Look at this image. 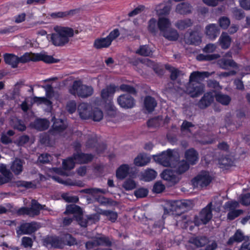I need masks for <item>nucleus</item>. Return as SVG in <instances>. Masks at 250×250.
<instances>
[{"label":"nucleus","mask_w":250,"mask_h":250,"mask_svg":"<svg viewBox=\"0 0 250 250\" xmlns=\"http://www.w3.org/2000/svg\"><path fill=\"white\" fill-rule=\"evenodd\" d=\"M55 32L51 34V39L52 43L55 46H63L67 43L69 38L72 37L74 33L78 31L67 26H56L54 28Z\"/></svg>","instance_id":"nucleus-1"},{"label":"nucleus","mask_w":250,"mask_h":250,"mask_svg":"<svg viewBox=\"0 0 250 250\" xmlns=\"http://www.w3.org/2000/svg\"><path fill=\"white\" fill-rule=\"evenodd\" d=\"M81 147L79 143H75L74 147L76 152L74 153L72 157L68 158L62 162L63 168L65 169L73 168L75 163H86L90 162L93 156L91 154H84L79 151Z\"/></svg>","instance_id":"nucleus-2"},{"label":"nucleus","mask_w":250,"mask_h":250,"mask_svg":"<svg viewBox=\"0 0 250 250\" xmlns=\"http://www.w3.org/2000/svg\"><path fill=\"white\" fill-rule=\"evenodd\" d=\"M203 80V73L202 72L195 71L190 74L187 91L191 97H197L202 94L203 87L201 82Z\"/></svg>","instance_id":"nucleus-3"},{"label":"nucleus","mask_w":250,"mask_h":250,"mask_svg":"<svg viewBox=\"0 0 250 250\" xmlns=\"http://www.w3.org/2000/svg\"><path fill=\"white\" fill-rule=\"evenodd\" d=\"M20 62L25 63L29 61H42L46 63L56 62L57 60L52 56L48 55L45 52L40 53H26L19 58Z\"/></svg>","instance_id":"nucleus-4"},{"label":"nucleus","mask_w":250,"mask_h":250,"mask_svg":"<svg viewBox=\"0 0 250 250\" xmlns=\"http://www.w3.org/2000/svg\"><path fill=\"white\" fill-rule=\"evenodd\" d=\"M176 152L171 150H167L157 156L155 160L164 167H172L174 166Z\"/></svg>","instance_id":"nucleus-5"},{"label":"nucleus","mask_w":250,"mask_h":250,"mask_svg":"<svg viewBox=\"0 0 250 250\" xmlns=\"http://www.w3.org/2000/svg\"><path fill=\"white\" fill-rule=\"evenodd\" d=\"M119 35L120 32L119 30L115 29L106 37L96 40L94 42V46L98 49L107 47L111 44L112 42Z\"/></svg>","instance_id":"nucleus-6"},{"label":"nucleus","mask_w":250,"mask_h":250,"mask_svg":"<svg viewBox=\"0 0 250 250\" xmlns=\"http://www.w3.org/2000/svg\"><path fill=\"white\" fill-rule=\"evenodd\" d=\"M93 239L92 241L86 243L85 247L87 249H91L99 246H110L112 244V242L108 237L100 234L93 237Z\"/></svg>","instance_id":"nucleus-7"},{"label":"nucleus","mask_w":250,"mask_h":250,"mask_svg":"<svg viewBox=\"0 0 250 250\" xmlns=\"http://www.w3.org/2000/svg\"><path fill=\"white\" fill-rule=\"evenodd\" d=\"M40 227L36 222L26 223L21 225L17 232L19 235L30 234L36 231Z\"/></svg>","instance_id":"nucleus-8"},{"label":"nucleus","mask_w":250,"mask_h":250,"mask_svg":"<svg viewBox=\"0 0 250 250\" xmlns=\"http://www.w3.org/2000/svg\"><path fill=\"white\" fill-rule=\"evenodd\" d=\"M92 106L85 103L80 104L78 107V112L80 117L83 120H87L91 117Z\"/></svg>","instance_id":"nucleus-9"},{"label":"nucleus","mask_w":250,"mask_h":250,"mask_svg":"<svg viewBox=\"0 0 250 250\" xmlns=\"http://www.w3.org/2000/svg\"><path fill=\"white\" fill-rule=\"evenodd\" d=\"M161 175L162 178L167 181L170 186L177 183L180 180L173 171L168 169L164 170Z\"/></svg>","instance_id":"nucleus-10"},{"label":"nucleus","mask_w":250,"mask_h":250,"mask_svg":"<svg viewBox=\"0 0 250 250\" xmlns=\"http://www.w3.org/2000/svg\"><path fill=\"white\" fill-rule=\"evenodd\" d=\"M117 101L119 104L123 108H131L134 104L133 99L129 94L121 95L118 98Z\"/></svg>","instance_id":"nucleus-11"},{"label":"nucleus","mask_w":250,"mask_h":250,"mask_svg":"<svg viewBox=\"0 0 250 250\" xmlns=\"http://www.w3.org/2000/svg\"><path fill=\"white\" fill-rule=\"evenodd\" d=\"M0 172L2 174L0 176V185L10 182L13 178V174L6 168L5 165H0Z\"/></svg>","instance_id":"nucleus-12"},{"label":"nucleus","mask_w":250,"mask_h":250,"mask_svg":"<svg viewBox=\"0 0 250 250\" xmlns=\"http://www.w3.org/2000/svg\"><path fill=\"white\" fill-rule=\"evenodd\" d=\"M76 218L79 225L83 227H86L88 224L95 223L99 220V218L96 215L84 217L82 213L78 216H76Z\"/></svg>","instance_id":"nucleus-13"},{"label":"nucleus","mask_w":250,"mask_h":250,"mask_svg":"<svg viewBox=\"0 0 250 250\" xmlns=\"http://www.w3.org/2000/svg\"><path fill=\"white\" fill-rule=\"evenodd\" d=\"M24 162L19 158H16L10 164V170L16 175H20L23 170Z\"/></svg>","instance_id":"nucleus-14"},{"label":"nucleus","mask_w":250,"mask_h":250,"mask_svg":"<svg viewBox=\"0 0 250 250\" xmlns=\"http://www.w3.org/2000/svg\"><path fill=\"white\" fill-rule=\"evenodd\" d=\"M157 24L161 35L171 27V21L169 19L166 17L159 18Z\"/></svg>","instance_id":"nucleus-15"},{"label":"nucleus","mask_w":250,"mask_h":250,"mask_svg":"<svg viewBox=\"0 0 250 250\" xmlns=\"http://www.w3.org/2000/svg\"><path fill=\"white\" fill-rule=\"evenodd\" d=\"M192 6L187 2H182L177 5L175 11L181 15H187L191 13Z\"/></svg>","instance_id":"nucleus-16"},{"label":"nucleus","mask_w":250,"mask_h":250,"mask_svg":"<svg viewBox=\"0 0 250 250\" xmlns=\"http://www.w3.org/2000/svg\"><path fill=\"white\" fill-rule=\"evenodd\" d=\"M4 61L6 64L13 68H16L20 63L19 57L12 54H5L4 55Z\"/></svg>","instance_id":"nucleus-17"},{"label":"nucleus","mask_w":250,"mask_h":250,"mask_svg":"<svg viewBox=\"0 0 250 250\" xmlns=\"http://www.w3.org/2000/svg\"><path fill=\"white\" fill-rule=\"evenodd\" d=\"M165 39L170 41H175L179 38V34L177 31L170 27L165 32L161 34Z\"/></svg>","instance_id":"nucleus-18"},{"label":"nucleus","mask_w":250,"mask_h":250,"mask_svg":"<svg viewBox=\"0 0 250 250\" xmlns=\"http://www.w3.org/2000/svg\"><path fill=\"white\" fill-rule=\"evenodd\" d=\"M214 96H215L217 101L224 105L228 104L230 101V98L229 96L221 94H214L212 93L208 100L209 104L213 101V97Z\"/></svg>","instance_id":"nucleus-19"},{"label":"nucleus","mask_w":250,"mask_h":250,"mask_svg":"<svg viewBox=\"0 0 250 250\" xmlns=\"http://www.w3.org/2000/svg\"><path fill=\"white\" fill-rule=\"evenodd\" d=\"M31 125L39 130H43L49 127V122L46 119H37Z\"/></svg>","instance_id":"nucleus-20"},{"label":"nucleus","mask_w":250,"mask_h":250,"mask_svg":"<svg viewBox=\"0 0 250 250\" xmlns=\"http://www.w3.org/2000/svg\"><path fill=\"white\" fill-rule=\"evenodd\" d=\"M144 107L148 112L153 111L157 105L155 100L151 96H146L144 100Z\"/></svg>","instance_id":"nucleus-21"},{"label":"nucleus","mask_w":250,"mask_h":250,"mask_svg":"<svg viewBox=\"0 0 250 250\" xmlns=\"http://www.w3.org/2000/svg\"><path fill=\"white\" fill-rule=\"evenodd\" d=\"M185 158L189 164L194 165L198 161V154L193 149H189L185 152Z\"/></svg>","instance_id":"nucleus-22"},{"label":"nucleus","mask_w":250,"mask_h":250,"mask_svg":"<svg viewBox=\"0 0 250 250\" xmlns=\"http://www.w3.org/2000/svg\"><path fill=\"white\" fill-rule=\"evenodd\" d=\"M83 82L80 80L75 81L69 89V92L72 95L79 97V93L82 88Z\"/></svg>","instance_id":"nucleus-23"},{"label":"nucleus","mask_w":250,"mask_h":250,"mask_svg":"<svg viewBox=\"0 0 250 250\" xmlns=\"http://www.w3.org/2000/svg\"><path fill=\"white\" fill-rule=\"evenodd\" d=\"M130 167L127 164L122 165L116 170V175L117 178L123 179L126 177L129 171Z\"/></svg>","instance_id":"nucleus-24"},{"label":"nucleus","mask_w":250,"mask_h":250,"mask_svg":"<svg viewBox=\"0 0 250 250\" xmlns=\"http://www.w3.org/2000/svg\"><path fill=\"white\" fill-rule=\"evenodd\" d=\"M150 160V158L146 154H140L134 159V163L137 166L142 167L147 165Z\"/></svg>","instance_id":"nucleus-25"},{"label":"nucleus","mask_w":250,"mask_h":250,"mask_svg":"<svg viewBox=\"0 0 250 250\" xmlns=\"http://www.w3.org/2000/svg\"><path fill=\"white\" fill-rule=\"evenodd\" d=\"M116 87L114 85H109L102 90L101 96L103 99L106 100L110 99L113 96Z\"/></svg>","instance_id":"nucleus-26"},{"label":"nucleus","mask_w":250,"mask_h":250,"mask_svg":"<svg viewBox=\"0 0 250 250\" xmlns=\"http://www.w3.org/2000/svg\"><path fill=\"white\" fill-rule=\"evenodd\" d=\"M43 209V206L40 205L35 200H32L31 202V208H29V213L31 216H34L38 215L41 209Z\"/></svg>","instance_id":"nucleus-27"},{"label":"nucleus","mask_w":250,"mask_h":250,"mask_svg":"<svg viewBox=\"0 0 250 250\" xmlns=\"http://www.w3.org/2000/svg\"><path fill=\"white\" fill-rule=\"evenodd\" d=\"M219 41L220 45L223 49L228 48L231 42L230 37L226 33H223L222 34Z\"/></svg>","instance_id":"nucleus-28"},{"label":"nucleus","mask_w":250,"mask_h":250,"mask_svg":"<svg viewBox=\"0 0 250 250\" xmlns=\"http://www.w3.org/2000/svg\"><path fill=\"white\" fill-rule=\"evenodd\" d=\"M94 92V89L91 86L83 84L81 91L79 93V97L85 98L91 96Z\"/></svg>","instance_id":"nucleus-29"},{"label":"nucleus","mask_w":250,"mask_h":250,"mask_svg":"<svg viewBox=\"0 0 250 250\" xmlns=\"http://www.w3.org/2000/svg\"><path fill=\"white\" fill-rule=\"evenodd\" d=\"M219 33L217 27L214 24H210L206 27V34L211 39H214Z\"/></svg>","instance_id":"nucleus-30"},{"label":"nucleus","mask_w":250,"mask_h":250,"mask_svg":"<svg viewBox=\"0 0 250 250\" xmlns=\"http://www.w3.org/2000/svg\"><path fill=\"white\" fill-rule=\"evenodd\" d=\"M219 66L224 69H228L229 67L235 68L237 67L236 63L232 60H226L225 58L220 60L218 62Z\"/></svg>","instance_id":"nucleus-31"},{"label":"nucleus","mask_w":250,"mask_h":250,"mask_svg":"<svg viewBox=\"0 0 250 250\" xmlns=\"http://www.w3.org/2000/svg\"><path fill=\"white\" fill-rule=\"evenodd\" d=\"M176 168L177 172L180 174L184 173L189 168V164L184 160L178 162L172 167Z\"/></svg>","instance_id":"nucleus-32"},{"label":"nucleus","mask_w":250,"mask_h":250,"mask_svg":"<svg viewBox=\"0 0 250 250\" xmlns=\"http://www.w3.org/2000/svg\"><path fill=\"white\" fill-rule=\"evenodd\" d=\"M244 239V236L242 231L240 230H237L234 234L229 239L227 243L228 245H232L234 242H241Z\"/></svg>","instance_id":"nucleus-33"},{"label":"nucleus","mask_w":250,"mask_h":250,"mask_svg":"<svg viewBox=\"0 0 250 250\" xmlns=\"http://www.w3.org/2000/svg\"><path fill=\"white\" fill-rule=\"evenodd\" d=\"M65 213H72L75 214V217L78 216L82 213V210L79 206L72 204L66 207V209L64 212Z\"/></svg>","instance_id":"nucleus-34"},{"label":"nucleus","mask_w":250,"mask_h":250,"mask_svg":"<svg viewBox=\"0 0 250 250\" xmlns=\"http://www.w3.org/2000/svg\"><path fill=\"white\" fill-rule=\"evenodd\" d=\"M103 113L102 111L98 107H92L91 111V117L93 121L99 122L101 121L103 118Z\"/></svg>","instance_id":"nucleus-35"},{"label":"nucleus","mask_w":250,"mask_h":250,"mask_svg":"<svg viewBox=\"0 0 250 250\" xmlns=\"http://www.w3.org/2000/svg\"><path fill=\"white\" fill-rule=\"evenodd\" d=\"M158 21L154 18L150 19L148 21L147 30L152 34H156L158 32Z\"/></svg>","instance_id":"nucleus-36"},{"label":"nucleus","mask_w":250,"mask_h":250,"mask_svg":"<svg viewBox=\"0 0 250 250\" xmlns=\"http://www.w3.org/2000/svg\"><path fill=\"white\" fill-rule=\"evenodd\" d=\"M170 8L167 6L164 5L161 3L157 5L155 7V11L156 14L159 16L166 15L168 14L170 11Z\"/></svg>","instance_id":"nucleus-37"},{"label":"nucleus","mask_w":250,"mask_h":250,"mask_svg":"<svg viewBox=\"0 0 250 250\" xmlns=\"http://www.w3.org/2000/svg\"><path fill=\"white\" fill-rule=\"evenodd\" d=\"M157 175V173L152 169H147L142 174L143 179L146 181H150L154 179Z\"/></svg>","instance_id":"nucleus-38"},{"label":"nucleus","mask_w":250,"mask_h":250,"mask_svg":"<svg viewBox=\"0 0 250 250\" xmlns=\"http://www.w3.org/2000/svg\"><path fill=\"white\" fill-rule=\"evenodd\" d=\"M201 38L199 36V33L197 32L191 33L189 36L188 43L194 45H198L201 42Z\"/></svg>","instance_id":"nucleus-39"},{"label":"nucleus","mask_w":250,"mask_h":250,"mask_svg":"<svg viewBox=\"0 0 250 250\" xmlns=\"http://www.w3.org/2000/svg\"><path fill=\"white\" fill-rule=\"evenodd\" d=\"M192 22L190 19H186L178 21L175 24V26L179 29L183 30L190 26Z\"/></svg>","instance_id":"nucleus-40"},{"label":"nucleus","mask_w":250,"mask_h":250,"mask_svg":"<svg viewBox=\"0 0 250 250\" xmlns=\"http://www.w3.org/2000/svg\"><path fill=\"white\" fill-rule=\"evenodd\" d=\"M101 214L106 216L107 218L112 222H115L117 219V212L110 210H102Z\"/></svg>","instance_id":"nucleus-41"},{"label":"nucleus","mask_w":250,"mask_h":250,"mask_svg":"<svg viewBox=\"0 0 250 250\" xmlns=\"http://www.w3.org/2000/svg\"><path fill=\"white\" fill-rule=\"evenodd\" d=\"M136 53L142 56H148L152 54V51L147 45H142Z\"/></svg>","instance_id":"nucleus-42"},{"label":"nucleus","mask_w":250,"mask_h":250,"mask_svg":"<svg viewBox=\"0 0 250 250\" xmlns=\"http://www.w3.org/2000/svg\"><path fill=\"white\" fill-rule=\"evenodd\" d=\"M122 186L126 190H131L136 187V183L132 179L129 178L124 182Z\"/></svg>","instance_id":"nucleus-43"},{"label":"nucleus","mask_w":250,"mask_h":250,"mask_svg":"<svg viewBox=\"0 0 250 250\" xmlns=\"http://www.w3.org/2000/svg\"><path fill=\"white\" fill-rule=\"evenodd\" d=\"M66 125L61 119H57L55 120L53 125V129L58 131L63 130L66 128Z\"/></svg>","instance_id":"nucleus-44"},{"label":"nucleus","mask_w":250,"mask_h":250,"mask_svg":"<svg viewBox=\"0 0 250 250\" xmlns=\"http://www.w3.org/2000/svg\"><path fill=\"white\" fill-rule=\"evenodd\" d=\"M212 203L210 202L205 208H204V224L210 220L212 217L211 213Z\"/></svg>","instance_id":"nucleus-45"},{"label":"nucleus","mask_w":250,"mask_h":250,"mask_svg":"<svg viewBox=\"0 0 250 250\" xmlns=\"http://www.w3.org/2000/svg\"><path fill=\"white\" fill-rule=\"evenodd\" d=\"M74 12V11L70 10L64 12H58L51 14L50 16L53 18H64L69 15H72Z\"/></svg>","instance_id":"nucleus-46"},{"label":"nucleus","mask_w":250,"mask_h":250,"mask_svg":"<svg viewBox=\"0 0 250 250\" xmlns=\"http://www.w3.org/2000/svg\"><path fill=\"white\" fill-rule=\"evenodd\" d=\"M216 247L217 244L215 241L204 239V250H214Z\"/></svg>","instance_id":"nucleus-47"},{"label":"nucleus","mask_w":250,"mask_h":250,"mask_svg":"<svg viewBox=\"0 0 250 250\" xmlns=\"http://www.w3.org/2000/svg\"><path fill=\"white\" fill-rule=\"evenodd\" d=\"M13 122L12 125L15 128L20 131H23L25 129V126L21 121L19 120L17 118H14L13 119Z\"/></svg>","instance_id":"nucleus-48"},{"label":"nucleus","mask_w":250,"mask_h":250,"mask_svg":"<svg viewBox=\"0 0 250 250\" xmlns=\"http://www.w3.org/2000/svg\"><path fill=\"white\" fill-rule=\"evenodd\" d=\"M192 185L194 187L202 188L203 186V176L199 175L192 180Z\"/></svg>","instance_id":"nucleus-49"},{"label":"nucleus","mask_w":250,"mask_h":250,"mask_svg":"<svg viewBox=\"0 0 250 250\" xmlns=\"http://www.w3.org/2000/svg\"><path fill=\"white\" fill-rule=\"evenodd\" d=\"M148 190L145 188H140L134 191V195L137 198H143L147 195Z\"/></svg>","instance_id":"nucleus-50"},{"label":"nucleus","mask_w":250,"mask_h":250,"mask_svg":"<svg viewBox=\"0 0 250 250\" xmlns=\"http://www.w3.org/2000/svg\"><path fill=\"white\" fill-rule=\"evenodd\" d=\"M63 241L69 246L74 245L77 244L76 240L74 238L72 237L70 234H66L64 236Z\"/></svg>","instance_id":"nucleus-51"},{"label":"nucleus","mask_w":250,"mask_h":250,"mask_svg":"<svg viewBox=\"0 0 250 250\" xmlns=\"http://www.w3.org/2000/svg\"><path fill=\"white\" fill-rule=\"evenodd\" d=\"M82 191L88 194H91L92 195H94L97 193L100 192L102 193H105V191L104 189L98 188H87L83 190Z\"/></svg>","instance_id":"nucleus-52"},{"label":"nucleus","mask_w":250,"mask_h":250,"mask_svg":"<svg viewBox=\"0 0 250 250\" xmlns=\"http://www.w3.org/2000/svg\"><path fill=\"white\" fill-rule=\"evenodd\" d=\"M165 189V185L161 182H157L154 184L153 190L155 193H159L163 191Z\"/></svg>","instance_id":"nucleus-53"},{"label":"nucleus","mask_w":250,"mask_h":250,"mask_svg":"<svg viewBox=\"0 0 250 250\" xmlns=\"http://www.w3.org/2000/svg\"><path fill=\"white\" fill-rule=\"evenodd\" d=\"M52 178L53 179H54L55 181H57V182L62 184L65 185H68V186L78 185V184H77L73 182H72L69 180L63 181L61 178H60V177H59L58 176H53L52 177Z\"/></svg>","instance_id":"nucleus-54"},{"label":"nucleus","mask_w":250,"mask_h":250,"mask_svg":"<svg viewBox=\"0 0 250 250\" xmlns=\"http://www.w3.org/2000/svg\"><path fill=\"white\" fill-rule=\"evenodd\" d=\"M143 61V63L146 64L149 67H152L154 71H156V72L158 73L159 70H158V64H155L153 62L151 61L148 59H144Z\"/></svg>","instance_id":"nucleus-55"},{"label":"nucleus","mask_w":250,"mask_h":250,"mask_svg":"<svg viewBox=\"0 0 250 250\" xmlns=\"http://www.w3.org/2000/svg\"><path fill=\"white\" fill-rule=\"evenodd\" d=\"M219 22L222 28L226 29L230 24V21L228 18L223 17L220 19Z\"/></svg>","instance_id":"nucleus-56"},{"label":"nucleus","mask_w":250,"mask_h":250,"mask_svg":"<svg viewBox=\"0 0 250 250\" xmlns=\"http://www.w3.org/2000/svg\"><path fill=\"white\" fill-rule=\"evenodd\" d=\"M194 125L190 122L184 121L181 126V130L183 132H191L190 128L193 127Z\"/></svg>","instance_id":"nucleus-57"},{"label":"nucleus","mask_w":250,"mask_h":250,"mask_svg":"<svg viewBox=\"0 0 250 250\" xmlns=\"http://www.w3.org/2000/svg\"><path fill=\"white\" fill-rule=\"evenodd\" d=\"M242 213V211L239 209L230 211L228 214V218L229 220H233L240 215Z\"/></svg>","instance_id":"nucleus-58"},{"label":"nucleus","mask_w":250,"mask_h":250,"mask_svg":"<svg viewBox=\"0 0 250 250\" xmlns=\"http://www.w3.org/2000/svg\"><path fill=\"white\" fill-rule=\"evenodd\" d=\"M76 109V104L74 101L69 102L66 105V109L70 113L74 112Z\"/></svg>","instance_id":"nucleus-59"},{"label":"nucleus","mask_w":250,"mask_h":250,"mask_svg":"<svg viewBox=\"0 0 250 250\" xmlns=\"http://www.w3.org/2000/svg\"><path fill=\"white\" fill-rule=\"evenodd\" d=\"M21 242L25 248L31 247L33 244L32 239L29 237H23L21 239Z\"/></svg>","instance_id":"nucleus-60"},{"label":"nucleus","mask_w":250,"mask_h":250,"mask_svg":"<svg viewBox=\"0 0 250 250\" xmlns=\"http://www.w3.org/2000/svg\"><path fill=\"white\" fill-rule=\"evenodd\" d=\"M241 203L244 205L250 204V193L242 195L240 198Z\"/></svg>","instance_id":"nucleus-61"},{"label":"nucleus","mask_w":250,"mask_h":250,"mask_svg":"<svg viewBox=\"0 0 250 250\" xmlns=\"http://www.w3.org/2000/svg\"><path fill=\"white\" fill-rule=\"evenodd\" d=\"M161 121V119L159 117L153 118L149 120L147 122V125L149 126H158L160 125V122Z\"/></svg>","instance_id":"nucleus-62"},{"label":"nucleus","mask_w":250,"mask_h":250,"mask_svg":"<svg viewBox=\"0 0 250 250\" xmlns=\"http://www.w3.org/2000/svg\"><path fill=\"white\" fill-rule=\"evenodd\" d=\"M51 160V156L47 154H42L38 158L39 161L42 163H48Z\"/></svg>","instance_id":"nucleus-63"},{"label":"nucleus","mask_w":250,"mask_h":250,"mask_svg":"<svg viewBox=\"0 0 250 250\" xmlns=\"http://www.w3.org/2000/svg\"><path fill=\"white\" fill-rule=\"evenodd\" d=\"M212 179L213 176L211 174L208 172H204V187L208 185Z\"/></svg>","instance_id":"nucleus-64"}]
</instances>
